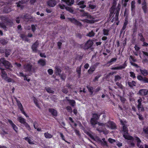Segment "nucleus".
<instances>
[{"label":"nucleus","mask_w":148,"mask_h":148,"mask_svg":"<svg viewBox=\"0 0 148 148\" xmlns=\"http://www.w3.org/2000/svg\"><path fill=\"white\" fill-rule=\"evenodd\" d=\"M120 8V5L119 4L116 9L113 8L111 9L109 14V18H113L112 21V22L114 21L118 20V16Z\"/></svg>","instance_id":"1"},{"label":"nucleus","mask_w":148,"mask_h":148,"mask_svg":"<svg viewBox=\"0 0 148 148\" xmlns=\"http://www.w3.org/2000/svg\"><path fill=\"white\" fill-rule=\"evenodd\" d=\"M98 126L97 128V130L100 133H103L106 134L108 133V130H107L105 128V124L103 123H98Z\"/></svg>","instance_id":"2"},{"label":"nucleus","mask_w":148,"mask_h":148,"mask_svg":"<svg viewBox=\"0 0 148 148\" xmlns=\"http://www.w3.org/2000/svg\"><path fill=\"white\" fill-rule=\"evenodd\" d=\"M2 64L7 69L12 67V65L8 61L5 60V58H1L0 59V66H1Z\"/></svg>","instance_id":"3"},{"label":"nucleus","mask_w":148,"mask_h":148,"mask_svg":"<svg viewBox=\"0 0 148 148\" xmlns=\"http://www.w3.org/2000/svg\"><path fill=\"white\" fill-rule=\"evenodd\" d=\"M18 120L19 122L22 124H23L29 130H31L30 127L29 125L26 122L25 120L21 116L18 117Z\"/></svg>","instance_id":"4"},{"label":"nucleus","mask_w":148,"mask_h":148,"mask_svg":"<svg viewBox=\"0 0 148 148\" xmlns=\"http://www.w3.org/2000/svg\"><path fill=\"white\" fill-rule=\"evenodd\" d=\"M16 101L17 106L18 108L20 109L21 112L26 117H28L29 116L24 111L23 107L20 101L17 99H16Z\"/></svg>","instance_id":"5"},{"label":"nucleus","mask_w":148,"mask_h":148,"mask_svg":"<svg viewBox=\"0 0 148 148\" xmlns=\"http://www.w3.org/2000/svg\"><path fill=\"white\" fill-rule=\"evenodd\" d=\"M141 6L143 12L145 14L147 13L148 11V8L146 0H144L141 3Z\"/></svg>","instance_id":"6"},{"label":"nucleus","mask_w":148,"mask_h":148,"mask_svg":"<svg viewBox=\"0 0 148 148\" xmlns=\"http://www.w3.org/2000/svg\"><path fill=\"white\" fill-rule=\"evenodd\" d=\"M127 61H125L124 64L122 65H120L119 66L113 67L111 68V69L112 70H121L124 69L127 66Z\"/></svg>","instance_id":"7"},{"label":"nucleus","mask_w":148,"mask_h":148,"mask_svg":"<svg viewBox=\"0 0 148 148\" xmlns=\"http://www.w3.org/2000/svg\"><path fill=\"white\" fill-rule=\"evenodd\" d=\"M47 4L49 7H54L57 4V1L56 0H48L46 1Z\"/></svg>","instance_id":"8"},{"label":"nucleus","mask_w":148,"mask_h":148,"mask_svg":"<svg viewBox=\"0 0 148 148\" xmlns=\"http://www.w3.org/2000/svg\"><path fill=\"white\" fill-rule=\"evenodd\" d=\"M93 43L92 40H88L84 45V49L85 50L88 49L92 47Z\"/></svg>","instance_id":"9"},{"label":"nucleus","mask_w":148,"mask_h":148,"mask_svg":"<svg viewBox=\"0 0 148 148\" xmlns=\"http://www.w3.org/2000/svg\"><path fill=\"white\" fill-rule=\"evenodd\" d=\"M137 78L138 80L144 83H148V78L145 76L143 77L140 75H138L137 76Z\"/></svg>","instance_id":"10"},{"label":"nucleus","mask_w":148,"mask_h":148,"mask_svg":"<svg viewBox=\"0 0 148 148\" xmlns=\"http://www.w3.org/2000/svg\"><path fill=\"white\" fill-rule=\"evenodd\" d=\"M142 101V99L141 98H140L138 99V104L137 105V108L138 110H140V109L141 111L143 112L144 111V109L141 103Z\"/></svg>","instance_id":"11"},{"label":"nucleus","mask_w":148,"mask_h":148,"mask_svg":"<svg viewBox=\"0 0 148 148\" xmlns=\"http://www.w3.org/2000/svg\"><path fill=\"white\" fill-rule=\"evenodd\" d=\"M138 94L140 96H145L148 94V89H141L138 92Z\"/></svg>","instance_id":"12"},{"label":"nucleus","mask_w":148,"mask_h":148,"mask_svg":"<svg viewBox=\"0 0 148 148\" xmlns=\"http://www.w3.org/2000/svg\"><path fill=\"white\" fill-rule=\"evenodd\" d=\"M69 20L72 23L74 24L75 25L81 26L82 25L81 23L78 21L77 19L74 18H69Z\"/></svg>","instance_id":"13"},{"label":"nucleus","mask_w":148,"mask_h":148,"mask_svg":"<svg viewBox=\"0 0 148 148\" xmlns=\"http://www.w3.org/2000/svg\"><path fill=\"white\" fill-rule=\"evenodd\" d=\"M128 19L126 17L125 19V21L123 24V26L120 31V34H121L123 32L124 34L125 32L124 30L126 29L127 25L128 24Z\"/></svg>","instance_id":"14"},{"label":"nucleus","mask_w":148,"mask_h":148,"mask_svg":"<svg viewBox=\"0 0 148 148\" xmlns=\"http://www.w3.org/2000/svg\"><path fill=\"white\" fill-rule=\"evenodd\" d=\"M49 112L51 113L53 117H57L58 116V112L56 110L53 108H49L48 109Z\"/></svg>","instance_id":"15"},{"label":"nucleus","mask_w":148,"mask_h":148,"mask_svg":"<svg viewBox=\"0 0 148 148\" xmlns=\"http://www.w3.org/2000/svg\"><path fill=\"white\" fill-rule=\"evenodd\" d=\"M8 121L12 127L13 129L16 132H17L18 128L16 125L12 121L9 119H8Z\"/></svg>","instance_id":"16"},{"label":"nucleus","mask_w":148,"mask_h":148,"mask_svg":"<svg viewBox=\"0 0 148 148\" xmlns=\"http://www.w3.org/2000/svg\"><path fill=\"white\" fill-rule=\"evenodd\" d=\"M89 8L91 10L96 9L97 6L95 3H93L92 1H90L88 3Z\"/></svg>","instance_id":"17"},{"label":"nucleus","mask_w":148,"mask_h":148,"mask_svg":"<svg viewBox=\"0 0 148 148\" xmlns=\"http://www.w3.org/2000/svg\"><path fill=\"white\" fill-rule=\"evenodd\" d=\"M38 44L37 41L32 46V49L33 51L35 53L37 52V47H38Z\"/></svg>","instance_id":"18"},{"label":"nucleus","mask_w":148,"mask_h":148,"mask_svg":"<svg viewBox=\"0 0 148 148\" xmlns=\"http://www.w3.org/2000/svg\"><path fill=\"white\" fill-rule=\"evenodd\" d=\"M32 67V65L30 64H27L24 66V68L25 69L26 72H31Z\"/></svg>","instance_id":"19"},{"label":"nucleus","mask_w":148,"mask_h":148,"mask_svg":"<svg viewBox=\"0 0 148 148\" xmlns=\"http://www.w3.org/2000/svg\"><path fill=\"white\" fill-rule=\"evenodd\" d=\"M46 60L45 59H40L37 62L38 64H39L41 66H43L46 64Z\"/></svg>","instance_id":"20"},{"label":"nucleus","mask_w":148,"mask_h":148,"mask_svg":"<svg viewBox=\"0 0 148 148\" xmlns=\"http://www.w3.org/2000/svg\"><path fill=\"white\" fill-rule=\"evenodd\" d=\"M128 134L123 133V137L126 139H127V140H134V138L132 136L128 135Z\"/></svg>","instance_id":"21"},{"label":"nucleus","mask_w":148,"mask_h":148,"mask_svg":"<svg viewBox=\"0 0 148 148\" xmlns=\"http://www.w3.org/2000/svg\"><path fill=\"white\" fill-rule=\"evenodd\" d=\"M140 71L141 74L144 76H146L148 75V71L146 70L145 69H142L140 68Z\"/></svg>","instance_id":"22"},{"label":"nucleus","mask_w":148,"mask_h":148,"mask_svg":"<svg viewBox=\"0 0 148 148\" xmlns=\"http://www.w3.org/2000/svg\"><path fill=\"white\" fill-rule=\"evenodd\" d=\"M108 126L112 129H116V128L115 124L112 121H111L108 123Z\"/></svg>","instance_id":"23"},{"label":"nucleus","mask_w":148,"mask_h":148,"mask_svg":"<svg viewBox=\"0 0 148 148\" xmlns=\"http://www.w3.org/2000/svg\"><path fill=\"white\" fill-rule=\"evenodd\" d=\"M0 69L1 70L2 74L1 76L2 78L3 79H4L5 78L7 77V74L5 72V71L4 69H3L1 67H0Z\"/></svg>","instance_id":"24"},{"label":"nucleus","mask_w":148,"mask_h":148,"mask_svg":"<svg viewBox=\"0 0 148 148\" xmlns=\"http://www.w3.org/2000/svg\"><path fill=\"white\" fill-rule=\"evenodd\" d=\"M12 11V9L10 7L6 6L3 9V12L6 13H8Z\"/></svg>","instance_id":"25"},{"label":"nucleus","mask_w":148,"mask_h":148,"mask_svg":"<svg viewBox=\"0 0 148 148\" xmlns=\"http://www.w3.org/2000/svg\"><path fill=\"white\" fill-rule=\"evenodd\" d=\"M20 37L23 40H25V41L28 42L29 41L27 36L25 34H20Z\"/></svg>","instance_id":"26"},{"label":"nucleus","mask_w":148,"mask_h":148,"mask_svg":"<svg viewBox=\"0 0 148 148\" xmlns=\"http://www.w3.org/2000/svg\"><path fill=\"white\" fill-rule=\"evenodd\" d=\"M127 84L129 86L132 88L136 86V82L134 81H132L131 82H128Z\"/></svg>","instance_id":"27"},{"label":"nucleus","mask_w":148,"mask_h":148,"mask_svg":"<svg viewBox=\"0 0 148 148\" xmlns=\"http://www.w3.org/2000/svg\"><path fill=\"white\" fill-rule=\"evenodd\" d=\"M56 71L55 73L57 75H60L62 72V70L58 66H56L55 67Z\"/></svg>","instance_id":"28"},{"label":"nucleus","mask_w":148,"mask_h":148,"mask_svg":"<svg viewBox=\"0 0 148 148\" xmlns=\"http://www.w3.org/2000/svg\"><path fill=\"white\" fill-rule=\"evenodd\" d=\"M23 3L21 1H19L17 3H16L17 6L18 7H20L21 9H23L24 8V6L23 4Z\"/></svg>","instance_id":"29"},{"label":"nucleus","mask_w":148,"mask_h":148,"mask_svg":"<svg viewBox=\"0 0 148 148\" xmlns=\"http://www.w3.org/2000/svg\"><path fill=\"white\" fill-rule=\"evenodd\" d=\"M97 120L96 119L92 118L91 119L90 122L92 125L94 126L97 123L98 124Z\"/></svg>","instance_id":"30"},{"label":"nucleus","mask_w":148,"mask_h":148,"mask_svg":"<svg viewBox=\"0 0 148 148\" xmlns=\"http://www.w3.org/2000/svg\"><path fill=\"white\" fill-rule=\"evenodd\" d=\"M31 138L30 137H27L24 138L25 140L27 141L28 143L30 145H34V143L30 139Z\"/></svg>","instance_id":"31"},{"label":"nucleus","mask_w":148,"mask_h":148,"mask_svg":"<svg viewBox=\"0 0 148 148\" xmlns=\"http://www.w3.org/2000/svg\"><path fill=\"white\" fill-rule=\"evenodd\" d=\"M135 2L134 1H132L131 3V10L132 12H134L135 8Z\"/></svg>","instance_id":"32"},{"label":"nucleus","mask_w":148,"mask_h":148,"mask_svg":"<svg viewBox=\"0 0 148 148\" xmlns=\"http://www.w3.org/2000/svg\"><path fill=\"white\" fill-rule=\"evenodd\" d=\"M86 88L88 89L89 92L92 95L93 93V88L92 86H90L89 85H87Z\"/></svg>","instance_id":"33"},{"label":"nucleus","mask_w":148,"mask_h":148,"mask_svg":"<svg viewBox=\"0 0 148 148\" xmlns=\"http://www.w3.org/2000/svg\"><path fill=\"white\" fill-rule=\"evenodd\" d=\"M67 101L69 102L70 104L73 107L75 106V102L74 100L67 99Z\"/></svg>","instance_id":"34"},{"label":"nucleus","mask_w":148,"mask_h":148,"mask_svg":"<svg viewBox=\"0 0 148 148\" xmlns=\"http://www.w3.org/2000/svg\"><path fill=\"white\" fill-rule=\"evenodd\" d=\"M74 2V0H67L66 3L68 5L71 6L73 4Z\"/></svg>","instance_id":"35"},{"label":"nucleus","mask_w":148,"mask_h":148,"mask_svg":"<svg viewBox=\"0 0 148 148\" xmlns=\"http://www.w3.org/2000/svg\"><path fill=\"white\" fill-rule=\"evenodd\" d=\"M0 42L2 45H6L8 42V41L4 38L0 39Z\"/></svg>","instance_id":"36"},{"label":"nucleus","mask_w":148,"mask_h":148,"mask_svg":"<svg viewBox=\"0 0 148 148\" xmlns=\"http://www.w3.org/2000/svg\"><path fill=\"white\" fill-rule=\"evenodd\" d=\"M21 18L23 19H29V15L27 14H26L23 15L22 14L20 16Z\"/></svg>","instance_id":"37"},{"label":"nucleus","mask_w":148,"mask_h":148,"mask_svg":"<svg viewBox=\"0 0 148 148\" xmlns=\"http://www.w3.org/2000/svg\"><path fill=\"white\" fill-rule=\"evenodd\" d=\"M95 68L94 66L90 67L88 71V74H90L92 73L95 70Z\"/></svg>","instance_id":"38"},{"label":"nucleus","mask_w":148,"mask_h":148,"mask_svg":"<svg viewBox=\"0 0 148 148\" xmlns=\"http://www.w3.org/2000/svg\"><path fill=\"white\" fill-rule=\"evenodd\" d=\"M45 137L47 138H51L53 137V135L49 133L48 132H46L44 133Z\"/></svg>","instance_id":"39"},{"label":"nucleus","mask_w":148,"mask_h":148,"mask_svg":"<svg viewBox=\"0 0 148 148\" xmlns=\"http://www.w3.org/2000/svg\"><path fill=\"white\" fill-rule=\"evenodd\" d=\"M116 60H117L116 58H112L109 61H108L107 62L106 64H110L109 65V66H110L112 64V62H116Z\"/></svg>","instance_id":"40"},{"label":"nucleus","mask_w":148,"mask_h":148,"mask_svg":"<svg viewBox=\"0 0 148 148\" xmlns=\"http://www.w3.org/2000/svg\"><path fill=\"white\" fill-rule=\"evenodd\" d=\"M122 131L123 133L128 134V128L127 126H124L122 127Z\"/></svg>","instance_id":"41"},{"label":"nucleus","mask_w":148,"mask_h":148,"mask_svg":"<svg viewBox=\"0 0 148 148\" xmlns=\"http://www.w3.org/2000/svg\"><path fill=\"white\" fill-rule=\"evenodd\" d=\"M100 115H98L96 113H93L92 114V118L96 119L97 120H98L99 118Z\"/></svg>","instance_id":"42"},{"label":"nucleus","mask_w":148,"mask_h":148,"mask_svg":"<svg viewBox=\"0 0 148 148\" xmlns=\"http://www.w3.org/2000/svg\"><path fill=\"white\" fill-rule=\"evenodd\" d=\"M135 140L137 142V146L138 147H139L140 146V144L141 143V140L137 136H135Z\"/></svg>","instance_id":"43"},{"label":"nucleus","mask_w":148,"mask_h":148,"mask_svg":"<svg viewBox=\"0 0 148 148\" xmlns=\"http://www.w3.org/2000/svg\"><path fill=\"white\" fill-rule=\"evenodd\" d=\"M103 34L104 35L107 36L109 35V30L108 29H103Z\"/></svg>","instance_id":"44"},{"label":"nucleus","mask_w":148,"mask_h":148,"mask_svg":"<svg viewBox=\"0 0 148 148\" xmlns=\"http://www.w3.org/2000/svg\"><path fill=\"white\" fill-rule=\"evenodd\" d=\"M11 51L10 49H5V57H8V56L10 55L11 54Z\"/></svg>","instance_id":"45"},{"label":"nucleus","mask_w":148,"mask_h":148,"mask_svg":"<svg viewBox=\"0 0 148 148\" xmlns=\"http://www.w3.org/2000/svg\"><path fill=\"white\" fill-rule=\"evenodd\" d=\"M95 33L92 30L91 32L88 33L86 35V36H88L92 37L94 36L95 35Z\"/></svg>","instance_id":"46"},{"label":"nucleus","mask_w":148,"mask_h":148,"mask_svg":"<svg viewBox=\"0 0 148 148\" xmlns=\"http://www.w3.org/2000/svg\"><path fill=\"white\" fill-rule=\"evenodd\" d=\"M143 131L145 134H148V126H144L143 129Z\"/></svg>","instance_id":"47"},{"label":"nucleus","mask_w":148,"mask_h":148,"mask_svg":"<svg viewBox=\"0 0 148 148\" xmlns=\"http://www.w3.org/2000/svg\"><path fill=\"white\" fill-rule=\"evenodd\" d=\"M133 140L129 141L128 142V144L129 146L131 147H134L135 146V144L133 142Z\"/></svg>","instance_id":"48"},{"label":"nucleus","mask_w":148,"mask_h":148,"mask_svg":"<svg viewBox=\"0 0 148 148\" xmlns=\"http://www.w3.org/2000/svg\"><path fill=\"white\" fill-rule=\"evenodd\" d=\"M82 65L79 66H78L76 69V71L77 74H80L81 72V68Z\"/></svg>","instance_id":"49"},{"label":"nucleus","mask_w":148,"mask_h":148,"mask_svg":"<svg viewBox=\"0 0 148 148\" xmlns=\"http://www.w3.org/2000/svg\"><path fill=\"white\" fill-rule=\"evenodd\" d=\"M138 36L140 38V40L142 42H144L145 41V38H144L143 36L141 33H139L138 34Z\"/></svg>","instance_id":"50"},{"label":"nucleus","mask_w":148,"mask_h":148,"mask_svg":"<svg viewBox=\"0 0 148 148\" xmlns=\"http://www.w3.org/2000/svg\"><path fill=\"white\" fill-rule=\"evenodd\" d=\"M0 27L4 30H6L7 27L4 23L0 22Z\"/></svg>","instance_id":"51"},{"label":"nucleus","mask_w":148,"mask_h":148,"mask_svg":"<svg viewBox=\"0 0 148 148\" xmlns=\"http://www.w3.org/2000/svg\"><path fill=\"white\" fill-rule=\"evenodd\" d=\"M45 89L46 91L49 93H53L54 92V91L51 90L50 88H45Z\"/></svg>","instance_id":"52"},{"label":"nucleus","mask_w":148,"mask_h":148,"mask_svg":"<svg viewBox=\"0 0 148 148\" xmlns=\"http://www.w3.org/2000/svg\"><path fill=\"white\" fill-rule=\"evenodd\" d=\"M114 81L116 82L121 79V77L119 75H115L114 77Z\"/></svg>","instance_id":"53"},{"label":"nucleus","mask_w":148,"mask_h":148,"mask_svg":"<svg viewBox=\"0 0 148 148\" xmlns=\"http://www.w3.org/2000/svg\"><path fill=\"white\" fill-rule=\"evenodd\" d=\"M85 22L86 23H93L95 22L94 20L93 19L90 20L88 19H86L85 20Z\"/></svg>","instance_id":"54"},{"label":"nucleus","mask_w":148,"mask_h":148,"mask_svg":"<svg viewBox=\"0 0 148 148\" xmlns=\"http://www.w3.org/2000/svg\"><path fill=\"white\" fill-rule=\"evenodd\" d=\"M60 137L62 139L64 140L65 142H66V143H70V142H68L65 139V137L63 135V134L61 133H60Z\"/></svg>","instance_id":"55"},{"label":"nucleus","mask_w":148,"mask_h":148,"mask_svg":"<svg viewBox=\"0 0 148 148\" xmlns=\"http://www.w3.org/2000/svg\"><path fill=\"white\" fill-rule=\"evenodd\" d=\"M137 29V27L136 25H134L132 29V33L133 34H134L136 32Z\"/></svg>","instance_id":"56"},{"label":"nucleus","mask_w":148,"mask_h":148,"mask_svg":"<svg viewBox=\"0 0 148 148\" xmlns=\"http://www.w3.org/2000/svg\"><path fill=\"white\" fill-rule=\"evenodd\" d=\"M65 9H66V10L69 11L70 12L72 13L73 12V9L72 8L67 7H66Z\"/></svg>","instance_id":"57"},{"label":"nucleus","mask_w":148,"mask_h":148,"mask_svg":"<svg viewBox=\"0 0 148 148\" xmlns=\"http://www.w3.org/2000/svg\"><path fill=\"white\" fill-rule=\"evenodd\" d=\"M60 77V78L62 80H64L66 77V75L64 74H60V75H59Z\"/></svg>","instance_id":"58"},{"label":"nucleus","mask_w":148,"mask_h":148,"mask_svg":"<svg viewBox=\"0 0 148 148\" xmlns=\"http://www.w3.org/2000/svg\"><path fill=\"white\" fill-rule=\"evenodd\" d=\"M86 134L89 136L92 139L95 140V138L94 136L89 132H88L86 133Z\"/></svg>","instance_id":"59"},{"label":"nucleus","mask_w":148,"mask_h":148,"mask_svg":"<svg viewBox=\"0 0 148 148\" xmlns=\"http://www.w3.org/2000/svg\"><path fill=\"white\" fill-rule=\"evenodd\" d=\"M130 76L131 77H132L133 78H136L135 74L134 72L132 71L130 72Z\"/></svg>","instance_id":"60"},{"label":"nucleus","mask_w":148,"mask_h":148,"mask_svg":"<svg viewBox=\"0 0 148 148\" xmlns=\"http://www.w3.org/2000/svg\"><path fill=\"white\" fill-rule=\"evenodd\" d=\"M116 84L121 89H122L123 88V86L121 83L117 82L116 83Z\"/></svg>","instance_id":"61"},{"label":"nucleus","mask_w":148,"mask_h":148,"mask_svg":"<svg viewBox=\"0 0 148 148\" xmlns=\"http://www.w3.org/2000/svg\"><path fill=\"white\" fill-rule=\"evenodd\" d=\"M47 72L49 74L51 75H52L53 73V70L51 69H48L47 70Z\"/></svg>","instance_id":"62"},{"label":"nucleus","mask_w":148,"mask_h":148,"mask_svg":"<svg viewBox=\"0 0 148 148\" xmlns=\"http://www.w3.org/2000/svg\"><path fill=\"white\" fill-rule=\"evenodd\" d=\"M4 80L8 82H10L12 81V79L10 77H8L4 79Z\"/></svg>","instance_id":"63"},{"label":"nucleus","mask_w":148,"mask_h":148,"mask_svg":"<svg viewBox=\"0 0 148 148\" xmlns=\"http://www.w3.org/2000/svg\"><path fill=\"white\" fill-rule=\"evenodd\" d=\"M108 141L109 142L111 143H113L116 142V140H115L112 139L111 138H109L108 139Z\"/></svg>","instance_id":"64"}]
</instances>
